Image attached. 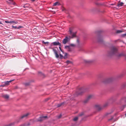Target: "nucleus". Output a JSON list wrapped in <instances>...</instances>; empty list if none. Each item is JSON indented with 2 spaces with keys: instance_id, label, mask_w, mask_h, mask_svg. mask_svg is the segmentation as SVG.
<instances>
[{
  "instance_id": "nucleus-1",
  "label": "nucleus",
  "mask_w": 126,
  "mask_h": 126,
  "mask_svg": "<svg viewBox=\"0 0 126 126\" xmlns=\"http://www.w3.org/2000/svg\"><path fill=\"white\" fill-rule=\"evenodd\" d=\"M118 52V49L115 46H112L110 48V51L108 52L109 55L111 56L115 55L118 58L122 56H124V54L123 52L116 54Z\"/></svg>"
},
{
  "instance_id": "nucleus-2",
  "label": "nucleus",
  "mask_w": 126,
  "mask_h": 126,
  "mask_svg": "<svg viewBox=\"0 0 126 126\" xmlns=\"http://www.w3.org/2000/svg\"><path fill=\"white\" fill-rule=\"evenodd\" d=\"M102 31L99 30L97 31L96 33L98 34L97 40L98 43L102 44H104V42L103 40V37L102 35L101 34Z\"/></svg>"
},
{
  "instance_id": "nucleus-3",
  "label": "nucleus",
  "mask_w": 126,
  "mask_h": 126,
  "mask_svg": "<svg viewBox=\"0 0 126 126\" xmlns=\"http://www.w3.org/2000/svg\"><path fill=\"white\" fill-rule=\"evenodd\" d=\"M119 104L120 105H123L120 107L121 110H123L125 107L126 106V97L122 98L119 103Z\"/></svg>"
},
{
  "instance_id": "nucleus-4",
  "label": "nucleus",
  "mask_w": 126,
  "mask_h": 126,
  "mask_svg": "<svg viewBox=\"0 0 126 126\" xmlns=\"http://www.w3.org/2000/svg\"><path fill=\"white\" fill-rule=\"evenodd\" d=\"M86 91V89L84 88H79L78 91L76 92V94L77 95H81Z\"/></svg>"
},
{
  "instance_id": "nucleus-5",
  "label": "nucleus",
  "mask_w": 126,
  "mask_h": 126,
  "mask_svg": "<svg viewBox=\"0 0 126 126\" xmlns=\"http://www.w3.org/2000/svg\"><path fill=\"white\" fill-rule=\"evenodd\" d=\"M113 80L112 78H110L104 79L103 81V82L105 84L109 83L111 82Z\"/></svg>"
},
{
  "instance_id": "nucleus-6",
  "label": "nucleus",
  "mask_w": 126,
  "mask_h": 126,
  "mask_svg": "<svg viewBox=\"0 0 126 126\" xmlns=\"http://www.w3.org/2000/svg\"><path fill=\"white\" fill-rule=\"evenodd\" d=\"M70 36L69 37L66 36L63 40L62 41V43L64 44H66L67 43L70 41Z\"/></svg>"
},
{
  "instance_id": "nucleus-7",
  "label": "nucleus",
  "mask_w": 126,
  "mask_h": 126,
  "mask_svg": "<svg viewBox=\"0 0 126 126\" xmlns=\"http://www.w3.org/2000/svg\"><path fill=\"white\" fill-rule=\"evenodd\" d=\"M47 117V116H41L38 118L36 119L35 121L37 122H41L44 120Z\"/></svg>"
},
{
  "instance_id": "nucleus-8",
  "label": "nucleus",
  "mask_w": 126,
  "mask_h": 126,
  "mask_svg": "<svg viewBox=\"0 0 126 126\" xmlns=\"http://www.w3.org/2000/svg\"><path fill=\"white\" fill-rule=\"evenodd\" d=\"M93 96V95H89L84 100L83 102L85 104L89 100L92 98Z\"/></svg>"
},
{
  "instance_id": "nucleus-9",
  "label": "nucleus",
  "mask_w": 126,
  "mask_h": 126,
  "mask_svg": "<svg viewBox=\"0 0 126 126\" xmlns=\"http://www.w3.org/2000/svg\"><path fill=\"white\" fill-rule=\"evenodd\" d=\"M52 45L55 46L59 45L60 46H61V44L58 41L55 42H52L51 44V46Z\"/></svg>"
},
{
  "instance_id": "nucleus-10",
  "label": "nucleus",
  "mask_w": 126,
  "mask_h": 126,
  "mask_svg": "<svg viewBox=\"0 0 126 126\" xmlns=\"http://www.w3.org/2000/svg\"><path fill=\"white\" fill-rule=\"evenodd\" d=\"M69 31L70 34L72 36V38H73L76 36V32H73L71 29H69Z\"/></svg>"
},
{
  "instance_id": "nucleus-11",
  "label": "nucleus",
  "mask_w": 126,
  "mask_h": 126,
  "mask_svg": "<svg viewBox=\"0 0 126 126\" xmlns=\"http://www.w3.org/2000/svg\"><path fill=\"white\" fill-rule=\"evenodd\" d=\"M61 5V4L59 1H57L54 3L53 4V6H58Z\"/></svg>"
},
{
  "instance_id": "nucleus-12",
  "label": "nucleus",
  "mask_w": 126,
  "mask_h": 126,
  "mask_svg": "<svg viewBox=\"0 0 126 126\" xmlns=\"http://www.w3.org/2000/svg\"><path fill=\"white\" fill-rule=\"evenodd\" d=\"M95 109L98 110H100L101 109V108L99 105H96L95 106Z\"/></svg>"
},
{
  "instance_id": "nucleus-13",
  "label": "nucleus",
  "mask_w": 126,
  "mask_h": 126,
  "mask_svg": "<svg viewBox=\"0 0 126 126\" xmlns=\"http://www.w3.org/2000/svg\"><path fill=\"white\" fill-rule=\"evenodd\" d=\"M50 48L51 49H52L53 51L54 52V54L57 53V50H58V49L57 47H55V48H56L57 49L53 48Z\"/></svg>"
},
{
  "instance_id": "nucleus-14",
  "label": "nucleus",
  "mask_w": 126,
  "mask_h": 126,
  "mask_svg": "<svg viewBox=\"0 0 126 126\" xmlns=\"http://www.w3.org/2000/svg\"><path fill=\"white\" fill-rule=\"evenodd\" d=\"M124 3L123 2H119L117 5L118 7H120L123 5Z\"/></svg>"
},
{
  "instance_id": "nucleus-15",
  "label": "nucleus",
  "mask_w": 126,
  "mask_h": 126,
  "mask_svg": "<svg viewBox=\"0 0 126 126\" xmlns=\"http://www.w3.org/2000/svg\"><path fill=\"white\" fill-rule=\"evenodd\" d=\"M29 113H27L26 114H25L23 115L21 117V119H22L23 118H25L27 117L29 115Z\"/></svg>"
},
{
  "instance_id": "nucleus-16",
  "label": "nucleus",
  "mask_w": 126,
  "mask_h": 126,
  "mask_svg": "<svg viewBox=\"0 0 126 126\" xmlns=\"http://www.w3.org/2000/svg\"><path fill=\"white\" fill-rule=\"evenodd\" d=\"M65 103V102H63L61 103H59V104H58V105H57V107H60L62 105H63Z\"/></svg>"
},
{
  "instance_id": "nucleus-17",
  "label": "nucleus",
  "mask_w": 126,
  "mask_h": 126,
  "mask_svg": "<svg viewBox=\"0 0 126 126\" xmlns=\"http://www.w3.org/2000/svg\"><path fill=\"white\" fill-rule=\"evenodd\" d=\"M8 4H15V3L12 0H9V1H8Z\"/></svg>"
},
{
  "instance_id": "nucleus-18",
  "label": "nucleus",
  "mask_w": 126,
  "mask_h": 126,
  "mask_svg": "<svg viewBox=\"0 0 126 126\" xmlns=\"http://www.w3.org/2000/svg\"><path fill=\"white\" fill-rule=\"evenodd\" d=\"M4 84L1 85H0V86L4 87L6 85L8 84V81H7L4 83Z\"/></svg>"
},
{
  "instance_id": "nucleus-19",
  "label": "nucleus",
  "mask_w": 126,
  "mask_h": 126,
  "mask_svg": "<svg viewBox=\"0 0 126 126\" xmlns=\"http://www.w3.org/2000/svg\"><path fill=\"white\" fill-rule=\"evenodd\" d=\"M14 23H16L14 21H11L9 20H8V24H13Z\"/></svg>"
},
{
  "instance_id": "nucleus-20",
  "label": "nucleus",
  "mask_w": 126,
  "mask_h": 126,
  "mask_svg": "<svg viewBox=\"0 0 126 126\" xmlns=\"http://www.w3.org/2000/svg\"><path fill=\"white\" fill-rule=\"evenodd\" d=\"M30 5L29 4H25L24 6L23 7L24 8H26L27 7H29Z\"/></svg>"
},
{
  "instance_id": "nucleus-21",
  "label": "nucleus",
  "mask_w": 126,
  "mask_h": 126,
  "mask_svg": "<svg viewBox=\"0 0 126 126\" xmlns=\"http://www.w3.org/2000/svg\"><path fill=\"white\" fill-rule=\"evenodd\" d=\"M70 45L69 46H64V48L65 49H70Z\"/></svg>"
},
{
  "instance_id": "nucleus-22",
  "label": "nucleus",
  "mask_w": 126,
  "mask_h": 126,
  "mask_svg": "<svg viewBox=\"0 0 126 126\" xmlns=\"http://www.w3.org/2000/svg\"><path fill=\"white\" fill-rule=\"evenodd\" d=\"M94 9V10H95V11L94 12H100L99 11V8H93Z\"/></svg>"
},
{
  "instance_id": "nucleus-23",
  "label": "nucleus",
  "mask_w": 126,
  "mask_h": 126,
  "mask_svg": "<svg viewBox=\"0 0 126 126\" xmlns=\"http://www.w3.org/2000/svg\"><path fill=\"white\" fill-rule=\"evenodd\" d=\"M2 96L5 99H8V95L7 94L3 95Z\"/></svg>"
},
{
  "instance_id": "nucleus-24",
  "label": "nucleus",
  "mask_w": 126,
  "mask_h": 126,
  "mask_svg": "<svg viewBox=\"0 0 126 126\" xmlns=\"http://www.w3.org/2000/svg\"><path fill=\"white\" fill-rule=\"evenodd\" d=\"M78 117H76L73 119V120L74 121H76L78 120Z\"/></svg>"
},
{
  "instance_id": "nucleus-25",
  "label": "nucleus",
  "mask_w": 126,
  "mask_h": 126,
  "mask_svg": "<svg viewBox=\"0 0 126 126\" xmlns=\"http://www.w3.org/2000/svg\"><path fill=\"white\" fill-rule=\"evenodd\" d=\"M95 3L96 5L97 6L100 5H101L100 3H98L96 1L95 2Z\"/></svg>"
},
{
  "instance_id": "nucleus-26",
  "label": "nucleus",
  "mask_w": 126,
  "mask_h": 126,
  "mask_svg": "<svg viewBox=\"0 0 126 126\" xmlns=\"http://www.w3.org/2000/svg\"><path fill=\"white\" fill-rule=\"evenodd\" d=\"M126 87V83L123 84L122 85V87L123 88H124Z\"/></svg>"
},
{
  "instance_id": "nucleus-27",
  "label": "nucleus",
  "mask_w": 126,
  "mask_h": 126,
  "mask_svg": "<svg viewBox=\"0 0 126 126\" xmlns=\"http://www.w3.org/2000/svg\"><path fill=\"white\" fill-rule=\"evenodd\" d=\"M55 54V57H56V58H59V55L57 53Z\"/></svg>"
},
{
  "instance_id": "nucleus-28",
  "label": "nucleus",
  "mask_w": 126,
  "mask_h": 126,
  "mask_svg": "<svg viewBox=\"0 0 126 126\" xmlns=\"http://www.w3.org/2000/svg\"><path fill=\"white\" fill-rule=\"evenodd\" d=\"M24 84L26 86H28L30 84V82H28L25 83H24Z\"/></svg>"
},
{
  "instance_id": "nucleus-29",
  "label": "nucleus",
  "mask_w": 126,
  "mask_h": 126,
  "mask_svg": "<svg viewBox=\"0 0 126 126\" xmlns=\"http://www.w3.org/2000/svg\"><path fill=\"white\" fill-rule=\"evenodd\" d=\"M62 116V115L61 114H60V115H58L57 116V118L58 119H60L61 118Z\"/></svg>"
},
{
  "instance_id": "nucleus-30",
  "label": "nucleus",
  "mask_w": 126,
  "mask_h": 126,
  "mask_svg": "<svg viewBox=\"0 0 126 126\" xmlns=\"http://www.w3.org/2000/svg\"><path fill=\"white\" fill-rule=\"evenodd\" d=\"M122 32V31L120 30H117V31L116 32L117 33H120Z\"/></svg>"
},
{
  "instance_id": "nucleus-31",
  "label": "nucleus",
  "mask_w": 126,
  "mask_h": 126,
  "mask_svg": "<svg viewBox=\"0 0 126 126\" xmlns=\"http://www.w3.org/2000/svg\"><path fill=\"white\" fill-rule=\"evenodd\" d=\"M42 43L44 44H47L49 43L48 42H45L44 41H42Z\"/></svg>"
},
{
  "instance_id": "nucleus-32",
  "label": "nucleus",
  "mask_w": 126,
  "mask_h": 126,
  "mask_svg": "<svg viewBox=\"0 0 126 126\" xmlns=\"http://www.w3.org/2000/svg\"><path fill=\"white\" fill-rule=\"evenodd\" d=\"M11 27L12 28H14V29H17V27L16 26H13V25H12Z\"/></svg>"
},
{
  "instance_id": "nucleus-33",
  "label": "nucleus",
  "mask_w": 126,
  "mask_h": 126,
  "mask_svg": "<svg viewBox=\"0 0 126 126\" xmlns=\"http://www.w3.org/2000/svg\"><path fill=\"white\" fill-rule=\"evenodd\" d=\"M84 114V113L83 112H82L81 113H79L78 115L79 116H82Z\"/></svg>"
},
{
  "instance_id": "nucleus-34",
  "label": "nucleus",
  "mask_w": 126,
  "mask_h": 126,
  "mask_svg": "<svg viewBox=\"0 0 126 126\" xmlns=\"http://www.w3.org/2000/svg\"><path fill=\"white\" fill-rule=\"evenodd\" d=\"M70 45V46H72V47H74L76 46V45L73 44H71Z\"/></svg>"
},
{
  "instance_id": "nucleus-35",
  "label": "nucleus",
  "mask_w": 126,
  "mask_h": 126,
  "mask_svg": "<svg viewBox=\"0 0 126 126\" xmlns=\"http://www.w3.org/2000/svg\"><path fill=\"white\" fill-rule=\"evenodd\" d=\"M67 54L66 53H65V55H64V59H65L67 58Z\"/></svg>"
},
{
  "instance_id": "nucleus-36",
  "label": "nucleus",
  "mask_w": 126,
  "mask_h": 126,
  "mask_svg": "<svg viewBox=\"0 0 126 126\" xmlns=\"http://www.w3.org/2000/svg\"><path fill=\"white\" fill-rule=\"evenodd\" d=\"M114 116H112L110 118L108 119V121H110L111 120H112V119H113V117Z\"/></svg>"
},
{
  "instance_id": "nucleus-37",
  "label": "nucleus",
  "mask_w": 126,
  "mask_h": 126,
  "mask_svg": "<svg viewBox=\"0 0 126 126\" xmlns=\"http://www.w3.org/2000/svg\"><path fill=\"white\" fill-rule=\"evenodd\" d=\"M14 123H11L10 124H8V126H11L13 125H14Z\"/></svg>"
},
{
  "instance_id": "nucleus-38",
  "label": "nucleus",
  "mask_w": 126,
  "mask_h": 126,
  "mask_svg": "<svg viewBox=\"0 0 126 126\" xmlns=\"http://www.w3.org/2000/svg\"><path fill=\"white\" fill-rule=\"evenodd\" d=\"M60 58L61 59H62L63 57V56L61 54H60Z\"/></svg>"
},
{
  "instance_id": "nucleus-39",
  "label": "nucleus",
  "mask_w": 126,
  "mask_h": 126,
  "mask_svg": "<svg viewBox=\"0 0 126 126\" xmlns=\"http://www.w3.org/2000/svg\"><path fill=\"white\" fill-rule=\"evenodd\" d=\"M77 43L78 44V46H79V41L78 39H77Z\"/></svg>"
},
{
  "instance_id": "nucleus-40",
  "label": "nucleus",
  "mask_w": 126,
  "mask_h": 126,
  "mask_svg": "<svg viewBox=\"0 0 126 126\" xmlns=\"http://www.w3.org/2000/svg\"><path fill=\"white\" fill-rule=\"evenodd\" d=\"M23 27L22 26H19L18 27H17V29H19Z\"/></svg>"
},
{
  "instance_id": "nucleus-41",
  "label": "nucleus",
  "mask_w": 126,
  "mask_h": 126,
  "mask_svg": "<svg viewBox=\"0 0 126 126\" xmlns=\"http://www.w3.org/2000/svg\"><path fill=\"white\" fill-rule=\"evenodd\" d=\"M71 63V62L69 60H67L66 61V63H67V64H69V63Z\"/></svg>"
},
{
  "instance_id": "nucleus-42",
  "label": "nucleus",
  "mask_w": 126,
  "mask_h": 126,
  "mask_svg": "<svg viewBox=\"0 0 126 126\" xmlns=\"http://www.w3.org/2000/svg\"><path fill=\"white\" fill-rule=\"evenodd\" d=\"M126 36V33L122 34V37H124Z\"/></svg>"
},
{
  "instance_id": "nucleus-43",
  "label": "nucleus",
  "mask_w": 126,
  "mask_h": 126,
  "mask_svg": "<svg viewBox=\"0 0 126 126\" xmlns=\"http://www.w3.org/2000/svg\"><path fill=\"white\" fill-rule=\"evenodd\" d=\"M14 80H15L14 79H13L12 80H10V81H8V85L9 84V83L10 82H11L13 81Z\"/></svg>"
},
{
  "instance_id": "nucleus-44",
  "label": "nucleus",
  "mask_w": 126,
  "mask_h": 126,
  "mask_svg": "<svg viewBox=\"0 0 126 126\" xmlns=\"http://www.w3.org/2000/svg\"><path fill=\"white\" fill-rule=\"evenodd\" d=\"M108 103H106L104 105V107H106L108 105Z\"/></svg>"
},
{
  "instance_id": "nucleus-45",
  "label": "nucleus",
  "mask_w": 126,
  "mask_h": 126,
  "mask_svg": "<svg viewBox=\"0 0 126 126\" xmlns=\"http://www.w3.org/2000/svg\"><path fill=\"white\" fill-rule=\"evenodd\" d=\"M50 99V98H47L45 99V101H47L48 100H49V99Z\"/></svg>"
},
{
  "instance_id": "nucleus-46",
  "label": "nucleus",
  "mask_w": 126,
  "mask_h": 126,
  "mask_svg": "<svg viewBox=\"0 0 126 126\" xmlns=\"http://www.w3.org/2000/svg\"><path fill=\"white\" fill-rule=\"evenodd\" d=\"M61 46H60V47H59V49L61 51V50L62 49H61Z\"/></svg>"
},
{
  "instance_id": "nucleus-47",
  "label": "nucleus",
  "mask_w": 126,
  "mask_h": 126,
  "mask_svg": "<svg viewBox=\"0 0 126 126\" xmlns=\"http://www.w3.org/2000/svg\"><path fill=\"white\" fill-rule=\"evenodd\" d=\"M124 56L125 57V59L126 60V55L124 54Z\"/></svg>"
},
{
  "instance_id": "nucleus-48",
  "label": "nucleus",
  "mask_w": 126,
  "mask_h": 126,
  "mask_svg": "<svg viewBox=\"0 0 126 126\" xmlns=\"http://www.w3.org/2000/svg\"><path fill=\"white\" fill-rule=\"evenodd\" d=\"M26 125H25V124H23V125H22L21 126H26Z\"/></svg>"
},
{
  "instance_id": "nucleus-49",
  "label": "nucleus",
  "mask_w": 126,
  "mask_h": 126,
  "mask_svg": "<svg viewBox=\"0 0 126 126\" xmlns=\"http://www.w3.org/2000/svg\"><path fill=\"white\" fill-rule=\"evenodd\" d=\"M31 1L32 2H34L35 1V0H31Z\"/></svg>"
},
{
  "instance_id": "nucleus-50",
  "label": "nucleus",
  "mask_w": 126,
  "mask_h": 126,
  "mask_svg": "<svg viewBox=\"0 0 126 126\" xmlns=\"http://www.w3.org/2000/svg\"><path fill=\"white\" fill-rule=\"evenodd\" d=\"M61 51L62 52H63V51L62 50H61Z\"/></svg>"
},
{
  "instance_id": "nucleus-51",
  "label": "nucleus",
  "mask_w": 126,
  "mask_h": 126,
  "mask_svg": "<svg viewBox=\"0 0 126 126\" xmlns=\"http://www.w3.org/2000/svg\"><path fill=\"white\" fill-rule=\"evenodd\" d=\"M109 114V113H107L106 114V115H108Z\"/></svg>"
},
{
  "instance_id": "nucleus-52",
  "label": "nucleus",
  "mask_w": 126,
  "mask_h": 126,
  "mask_svg": "<svg viewBox=\"0 0 126 126\" xmlns=\"http://www.w3.org/2000/svg\"><path fill=\"white\" fill-rule=\"evenodd\" d=\"M5 22L7 23H8V21H5Z\"/></svg>"
},
{
  "instance_id": "nucleus-53",
  "label": "nucleus",
  "mask_w": 126,
  "mask_h": 126,
  "mask_svg": "<svg viewBox=\"0 0 126 126\" xmlns=\"http://www.w3.org/2000/svg\"><path fill=\"white\" fill-rule=\"evenodd\" d=\"M63 9L62 10H63H63H65V9H66V8H63Z\"/></svg>"
},
{
  "instance_id": "nucleus-54",
  "label": "nucleus",
  "mask_w": 126,
  "mask_h": 126,
  "mask_svg": "<svg viewBox=\"0 0 126 126\" xmlns=\"http://www.w3.org/2000/svg\"><path fill=\"white\" fill-rule=\"evenodd\" d=\"M41 73V72H39V74H40V73Z\"/></svg>"
},
{
  "instance_id": "nucleus-55",
  "label": "nucleus",
  "mask_w": 126,
  "mask_h": 126,
  "mask_svg": "<svg viewBox=\"0 0 126 126\" xmlns=\"http://www.w3.org/2000/svg\"><path fill=\"white\" fill-rule=\"evenodd\" d=\"M123 76V75H122L120 77H122V76Z\"/></svg>"
},
{
  "instance_id": "nucleus-56",
  "label": "nucleus",
  "mask_w": 126,
  "mask_h": 126,
  "mask_svg": "<svg viewBox=\"0 0 126 126\" xmlns=\"http://www.w3.org/2000/svg\"><path fill=\"white\" fill-rule=\"evenodd\" d=\"M110 5H114V4H111Z\"/></svg>"
},
{
  "instance_id": "nucleus-57",
  "label": "nucleus",
  "mask_w": 126,
  "mask_h": 126,
  "mask_svg": "<svg viewBox=\"0 0 126 126\" xmlns=\"http://www.w3.org/2000/svg\"><path fill=\"white\" fill-rule=\"evenodd\" d=\"M29 125H30V124H28V125H27V126H29Z\"/></svg>"
},
{
  "instance_id": "nucleus-58",
  "label": "nucleus",
  "mask_w": 126,
  "mask_h": 126,
  "mask_svg": "<svg viewBox=\"0 0 126 126\" xmlns=\"http://www.w3.org/2000/svg\"><path fill=\"white\" fill-rule=\"evenodd\" d=\"M8 28H11V27H8Z\"/></svg>"
},
{
  "instance_id": "nucleus-59",
  "label": "nucleus",
  "mask_w": 126,
  "mask_h": 126,
  "mask_svg": "<svg viewBox=\"0 0 126 126\" xmlns=\"http://www.w3.org/2000/svg\"><path fill=\"white\" fill-rule=\"evenodd\" d=\"M68 83H67V85H68Z\"/></svg>"
},
{
  "instance_id": "nucleus-60",
  "label": "nucleus",
  "mask_w": 126,
  "mask_h": 126,
  "mask_svg": "<svg viewBox=\"0 0 126 126\" xmlns=\"http://www.w3.org/2000/svg\"><path fill=\"white\" fill-rule=\"evenodd\" d=\"M116 121L115 120H114V121Z\"/></svg>"
}]
</instances>
